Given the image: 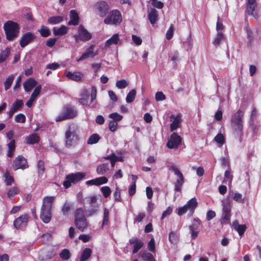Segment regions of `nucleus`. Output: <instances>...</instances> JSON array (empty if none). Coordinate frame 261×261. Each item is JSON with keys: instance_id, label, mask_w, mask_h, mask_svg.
I'll list each match as a JSON object with an SVG mask.
<instances>
[{"instance_id": "nucleus-15", "label": "nucleus", "mask_w": 261, "mask_h": 261, "mask_svg": "<svg viewBox=\"0 0 261 261\" xmlns=\"http://www.w3.org/2000/svg\"><path fill=\"white\" fill-rule=\"evenodd\" d=\"M12 166L14 171L18 169L23 170L28 168L29 165L27 159L22 155H19L14 159Z\"/></svg>"}, {"instance_id": "nucleus-62", "label": "nucleus", "mask_w": 261, "mask_h": 261, "mask_svg": "<svg viewBox=\"0 0 261 261\" xmlns=\"http://www.w3.org/2000/svg\"><path fill=\"white\" fill-rule=\"evenodd\" d=\"M173 32H174V26L172 24H171L169 27V29L168 30V31L166 32V37L167 40H170L173 35Z\"/></svg>"}, {"instance_id": "nucleus-40", "label": "nucleus", "mask_w": 261, "mask_h": 261, "mask_svg": "<svg viewBox=\"0 0 261 261\" xmlns=\"http://www.w3.org/2000/svg\"><path fill=\"white\" fill-rule=\"evenodd\" d=\"M38 32H39L40 36L44 38L48 37L51 34L49 29L43 25L41 27V28L38 30Z\"/></svg>"}, {"instance_id": "nucleus-55", "label": "nucleus", "mask_w": 261, "mask_h": 261, "mask_svg": "<svg viewBox=\"0 0 261 261\" xmlns=\"http://www.w3.org/2000/svg\"><path fill=\"white\" fill-rule=\"evenodd\" d=\"M23 101L22 100L17 99L13 103L12 107L16 111H17L20 109V108L23 106Z\"/></svg>"}, {"instance_id": "nucleus-45", "label": "nucleus", "mask_w": 261, "mask_h": 261, "mask_svg": "<svg viewBox=\"0 0 261 261\" xmlns=\"http://www.w3.org/2000/svg\"><path fill=\"white\" fill-rule=\"evenodd\" d=\"M10 52L9 47H7L5 50H3L0 54V63L4 62L8 57Z\"/></svg>"}, {"instance_id": "nucleus-39", "label": "nucleus", "mask_w": 261, "mask_h": 261, "mask_svg": "<svg viewBox=\"0 0 261 261\" xmlns=\"http://www.w3.org/2000/svg\"><path fill=\"white\" fill-rule=\"evenodd\" d=\"M100 139V137L97 134H93L91 135L87 140L88 144H94L98 142Z\"/></svg>"}, {"instance_id": "nucleus-30", "label": "nucleus", "mask_w": 261, "mask_h": 261, "mask_svg": "<svg viewBox=\"0 0 261 261\" xmlns=\"http://www.w3.org/2000/svg\"><path fill=\"white\" fill-rule=\"evenodd\" d=\"M66 75L70 80L76 82L80 81L82 77V74L80 72H71L68 71L66 73Z\"/></svg>"}, {"instance_id": "nucleus-22", "label": "nucleus", "mask_w": 261, "mask_h": 261, "mask_svg": "<svg viewBox=\"0 0 261 261\" xmlns=\"http://www.w3.org/2000/svg\"><path fill=\"white\" fill-rule=\"evenodd\" d=\"M40 140L39 136L36 133L27 136L24 140V142L29 145H34L39 142Z\"/></svg>"}, {"instance_id": "nucleus-28", "label": "nucleus", "mask_w": 261, "mask_h": 261, "mask_svg": "<svg viewBox=\"0 0 261 261\" xmlns=\"http://www.w3.org/2000/svg\"><path fill=\"white\" fill-rule=\"evenodd\" d=\"M148 12V17L150 22L151 24H154L158 20V11L154 8H151Z\"/></svg>"}, {"instance_id": "nucleus-6", "label": "nucleus", "mask_w": 261, "mask_h": 261, "mask_svg": "<svg viewBox=\"0 0 261 261\" xmlns=\"http://www.w3.org/2000/svg\"><path fill=\"white\" fill-rule=\"evenodd\" d=\"M197 205L198 203L196 198H192L183 206L178 207L177 209V215L180 216L189 211V215L192 216Z\"/></svg>"}, {"instance_id": "nucleus-17", "label": "nucleus", "mask_w": 261, "mask_h": 261, "mask_svg": "<svg viewBox=\"0 0 261 261\" xmlns=\"http://www.w3.org/2000/svg\"><path fill=\"white\" fill-rule=\"evenodd\" d=\"M29 221V215L24 214L15 219L13 222L14 227L17 229H22L25 228Z\"/></svg>"}, {"instance_id": "nucleus-18", "label": "nucleus", "mask_w": 261, "mask_h": 261, "mask_svg": "<svg viewBox=\"0 0 261 261\" xmlns=\"http://www.w3.org/2000/svg\"><path fill=\"white\" fill-rule=\"evenodd\" d=\"M35 35L31 32L23 34L20 40L19 45L22 48L25 47L30 43L34 41L35 39Z\"/></svg>"}, {"instance_id": "nucleus-49", "label": "nucleus", "mask_w": 261, "mask_h": 261, "mask_svg": "<svg viewBox=\"0 0 261 261\" xmlns=\"http://www.w3.org/2000/svg\"><path fill=\"white\" fill-rule=\"evenodd\" d=\"M14 76L13 75H9L4 82L5 89L6 90H8L12 85L14 80Z\"/></svg>"}, {"instance_id": "nucleus-52", "label": "nucleus", "mask_w": 261, "mask_h": 261, "mask_svg": "<svg viewBox=\"0 0 261 261\" xmlns=\"http://www.w3.org/2000/svg\"><path fill=\"white\" fill-rule=\"evenodd\" d=\"M100 191L105 198H108L111 194V190L108 186L102 187L100 188Z\"/></svg>"}, {"instance_id": "nucleus-9", "label": "nucleus", "mask_w": 261, "mask_h": 261, "mask_svg": "<svg viewBox=\"0 0 261 261\" xmlns=\"http://www.w3.org/2000/svg\"><path fill=\"white\" fill-rule=\"evenodd\" d=\"M197 205L198 203L196 198H192L183 206L178 207L177 209V215L180 216L189 211V215L192 216Z\"/></svg>"}, {"instance_id": "nucleus-58", "label": "nucleus", "mask_w": 261, "mask_h": 261, "mask_svg": "<svg viewBox=\"0 0 261 261\" xmlns=\"http://www.w3.org/2000/svg\"><path fill=\"white\" fill-rule=\"evenodd\" d=\"M109 117L113 119L112 121H114L115 122L120 121L123 118V116L117 113H113L109 115Z\"/></svg>"}, {"instance_id": "nucleus-60", "label": "nucleus", "mask_w": 261, "mask_h": 261, "mask_svg": "<svg viewBox=\"0 0 261 261\" xmlns=\"http://www.w3.org/2000/svg\"><path fill=\"white\" fill-rule=\"evenodd\" d=\"M214 140L217 143L222 145L225 142V137L223 134L219 133L214 138Z\"/></svg>"}, {"instance_id": "nucleus-53", "label": "nucleus", "mask_w": 261, "mask_h": 261, "mask_svg": "<svg viewBox=\"0 0 261 261\" xmlns=\"http://www.w3.org/2000/svg\"><path fill=\"white\" fill-rule=\"evenodd\" d=\"M223 38L224 35L223 33L221 32H218L217 36L213 41L214 45L216 46H218L220 43L221 41L223 39Z\"/></svg>"}, {"instance_id": "nucleus-12", "label": "nucleus", "mask_w": 261, "mask_h": 261, "mask_svg": "<svg viewBox=\"0 0 261 261\" xmlns=\"http://www.w3.org/2000/svg\"><path fill=\"white\" fill-rule=\"evenodd\" d=\"M92 34L82 25L80 24L77 28V34L73 36L75 41L87 42L92 38Z\"/></svg>"}, {"instance_id": "nucleus-25", "label": "nucleus", "mask_w": 261, "mask_h": 261, "mask_svg": "<svg viewBox=\"0 0 261 261\" xmlns=\"http://www.w3.org/2000/svg\"><path fill=\"white\" fill-rule=\"evenodd\" d=\"M79 128L77 124L72 123L68 126V129L65 133V136H78L77 133Z\"/></svg>"}, {"instance_id": "nucleus-20", "label": "nucleus", "mask_w": 261, "mask_h": 261, "mask_svg": "<svg viewBox=\"0 0 261 261\" xmlns=\"http://www.w3.org/2000/svg\"><path fill=\"white\" fill-rule=\"evenodd\" d=\"M95 6L98 11V14L99 16L103 17L108 13L109 7L106 2H98L95 4Z\"/></svg>"}, {"instance_id": "nucleus-33", "label": "nucleus", "mask_w": 261, "mask_h": 261, "mask_svg": "<svg viewBox=\"0 0 261 261\" xmlns=\"http://www.w3.org/2000/svg\"><path fill=\"white\" fill-rule=\"evenodd\" d=\"M92 249L89 248L84 249L81 254L79 261H86L91 256Z\"/></svg>"}, {"instance_id": "nucleus-27", "label": "nucleus", "mask_w": 261, "mask_h": 261, "mask_svg": "<svg viewBox=\"0 0 261 261\" xmlns=\"http://www.w3.org/2000/svg\"><path fill=\"white\" fill-rule=\"evenodd\" d=\"M37 84L36 81L33 78H29L23 84V88L26 92H30L35 87Z\"/></svg>"}, {"instance_id": "nucleus-1", "label": "nucleus", "mask_w": 261, "mask_h": 261, "mask_svg": "<svg viewBox=\"0 0 261 261\" xmlns=\"http://www.w3.org/2000/svg\"><path fill=\"white\" fill-rule=\"evenodd\" d=\"M54 196H45L42 200L40 218L45 223H49L51 219L53 204L55 200Z\"/></svg>"}, {"instance_id": "nucleus-7", "label": "nucleus", "mask_w": 261, "mask_h": 261, "mask_svg": "<svg viewBox=\"0 0 261 261\" xmlns=\"http://www.w3.org/2000/svg\"><path fill=\"white\" fill-rule=\"evenodd\" d=\"M197 205L198 203L196 198H192L183 206L178 207L177 209V215L180 216L189 211V215L192 216Z\"/></svg>"}, {"instance_id": "nucleus-43", "label": "nucleus", "mask_w": 261, "mask_h": 261, "mask_svg": "<svg viewBox=\"0 0 261 261\" xmlns=\"http://www.w3.org/2000/svg\"><path fill=\"white\" fill-rule=\"evenodd\" d=\"M234 224L235 223L234 222L233 225L234 229L238 231L240 236H243L246 230V225L245 224H238L237 226H235Z\"/></svg>"}, {"instance_id": "nucleus-63", "label": "nucleus", "mask_w": 261, "mask_h": 261, "mask_svg": "<svg viewBox=\"0 0 261 261\" xmlns=\"http://www.w3.org/2000/svg\"><path fill=\"white\" fill-rule=\"evenodd\" d=\"M96 186H100L108 182V179L106 176L99 177L95 178Z\"/></svg>"}, {"instance_id": "nucleus-2", "label": "nucleus", "mask_w": 261, "mask_h": 261, "mask_svg": "<svg viewBox=\"0 0 261 261\" xmlns=\"http://www.w3.org/2000/svg\"><path fill=\"white\" fill-rule=\"evenodd\" d=\"M244 112L239 110L231 116L230 122L235 135L240 139L243 136V123Z\"/></svg>"}, {"instance_id": "nucleus-16", "label": "nucleus", "mask_w": 261, "mask_h": 261, "mask_svg": "<svg viewBox=\"0 0 261 261\" xmlns=\"http://www.w3.org/2000/svg\"><path fill=\"white\" fill-rule=\"evenodd\" d=\"M181 138L176 133H173L167 143V146L170 149L177 148L181 143Z\"/></svg>"}, {"instance_id": "nucleus-4", "label": "nucleus", "mask_w": 261, "mask_h": 261, "mask_svg": "<svg viewBox=\"0 0 261 261\" xmlns=\"http://www.w3.org/2000/svg\"><path fill=\"white\" fill-rule=\"evenodd\" d=\"M77 114V111L74 107L68 104L64 106L61 113L57 116L56 120L57 122H59L72 119L76 117Z\"/></svg>"}, {"instance_id": "nucleus-31", "label": "nucleus", "mask_w": 261, "mask_h": 261, "mask_svg": "<svg viewBox=\"0 0 261 261\" xmlns=\"http://www.w3.org/2000/svg\"><path fill=\"white\" fill-rule=\"evenodd\" d=\"M78 136H65V145L67 147L69 148L73 146L75 142L79 140Z\"/></svg>"}, {"instance_id": "nucleus-38", "label": "nucleus", "mask_w": 261, "mask_h": 261, "mask_svg": "<svg viewBox=\"0 0 261 261\" xmlns=\"http://www.w3.org/2000/svg\"><path fill=\"white\" fill-rule=\"evenodd\" d=\"M63 20V18L62 16H52L48 18L47 22L49 24H56L61 22Z\"/></svg>"}, {"instance_id": "nucleus-13", "label": "nucleus", "mask_w": 261, "mask_h": 261, "mask_svg": "<svg viewBox=\"0 0 261 261\" xmlns=\"http://www.w3.org/2000/svg\"><path fill=\"white\" fill-rule=\"evenodd\" d=\"M122 20L121 14L118 10L111 11L105 19L104 22L107 24H118Z\"/></svg>"}, {"instance_id": "nucleus-21", "label": "nucleus", "mask_w": 261, "mask_h": 261, "mask_svg": "<svg viewBox=\"0 0 261 261\" xmlns=\"http://www.w3.org/2000/svg\"><path fill=\"white\" fill-rule=\"evenodd\" d=\"M129 243L130 244H134V248L133 250V253L135 254L143 246V242L139 240L137 237H133L129 240Z\"/></svg>"}, {"instance_id": "nucleus-35", "label": "nucleus", "mask_w": 261, "mask_h": 261, "mask_svg": "<svg viewBox=\"0 0 261 261\" xmlns=\"http://www.w3.org/2000/svg\"><path fill=\"white\" fill-rule=\"evenodd\" d=\"M8 150L7 152V156L9 158H12L14 155V153L16 148L15 141L13 140L10 141L7 144Z\"/></svg>"}, {"instance_id": "nucleus-24", "label": "nucleus", "mask_w": 261, "mask_h": 261, "mask_svg": "<svg viewBox=\"0 0 261 261\" xmlns=\"http://www.w3.org/2000/svg\"><path fill=\"white\" fill-rule=\"evenodd\" d=\"M70 20L68 22L69 25H76L79 22V16L78 13L74 10H72L69 13Z\"/></svg>"}, {"instance_id": "nucleus-8", "label": "nucleus", "mask_w": 261, "mask_h": 261, "mask_svg": "<svg viewBox=\"0 0 261 261\" xmlns=\"http://www.w3.org/2000/svg\"><path fill=\"white\" fill-rule=\"evenodd\" d=\"M197 205L198 203L196 198H192L183 206L178 207L177 209V215L180 216L189 211V215L192 216Z\"/></svg>"}, {"instance_id": "nucleus-64", "label": "nucleus", "mask_w": 261, "mask_h": 261, "mask_svg": "<svg viewBox=\"0 0 261 261\" xmlns=\"http://www.w3.org/2000/svg\"><path fill=\"white\" fill-rule=\"evenodd\" d=\"M86 199L87 200L88 204L93 205L97 202V197L96 195H92L87 197Z\"/></svg>"}, {"instance_id": "nucleus-34", "label": "nucleus", "mask_w": 261, "mask_h": 261, "mask_svg": "<svg viewBox=\"0 0 261 261\" xmlns=\"http://www.w3.org/2000/svg\"><path fill=\"white\" fill-rule=\"evenodd\" d=\"M119 41L118 34H114L105 43V46L109 47L112 44H117Z\"/></svg>"}, {"instance_id": "nucleus-19", "label": "nucleus", "mask_w": 261, "mask_h": 261, "mask_svg": "<svg viewBox=\"0 0 261 261\" xmlns=\"http://www.w3.org/2000/svg\"><path fill=\"white\" fill-rule=\"evenodd\" d=\"M95 45L93 44L91 45L88 47L85 53L82 54V55L76 60L77 62H80L85 60L88 58H94L95 56L98 54V51L94 52Z\"/></svg>"}, {"instance_id": "nucleus-11", "label": "nucleus", "mask_w": 261, "mask_h": 261, "mask_svg": "<svg viewBox=\"0 0 261 261\" xmlns=\"http://www.w3.org/2000/svg\"><path fill=\"white\" fill-rule=\"evenodd\" d=\"M167 167L170 171L174 172V174L178 177L174 184V191L176 192L180 191L184 181V177L182 173L179 171L177 166L173 164L169 165Z\"/></svg>"}, {"instance_id": "nucleus-10", "label": "nucleus", "mask_w": 261, "mask_h": 261, "mask_svg": "<svg viewBox=\"0 0 261 261\" xmlns=\"http://www.w3.org/2000/svg\"><path fill=\"white\" fill-rule=\"evenodd\" d=\"M85 173L78 172L72 173L66 176V180L63 182V185L65 189L71 187V184H76L82 180L85 176Z\"/></svg>"}, {"instance_id": "nucleus-5", "label": "nucleus", "mask_w": 261, "mask_h": 261, "mask_svg": "<svg viewBox=\"0 0 261 261\" xmlns=\"http://www.w3.org/2000/svg\"><path fill=\"white\" fill-rule=\"evenodd\" d=\"M197 205L198 203L196 198H192L183 206L178 207L177 209V215L180 216L189 211V215L192 216Z\"/></svg>"}, {"instance_id": "nucleus-42", "label": "nucleus", "mask_w": 261, "mask_h": 261, "mask_svg": "<svg viewBox=\"0 0 261 261\" xmlns=\"http://www.w3.org/2000/svg\"><path fill=\"white\" fill-rule=\"evenodd\" d=\"M136 95V91L135 89H132L127 94L126 97V101L127 103H131L135 99Z\"/></svg>"}, {"instance_id": "nucleus-26", "label": "nucleus", "mask_w": 261, "mask_h": 261, "mask_svg": "<svg viewBox=\"0 0 261 261\" xmlns=\"http://www.w3.org/2000/svg\"><path fill=\"white\" fill-rule=\"evenodd\" d=\"M74 224L76 228L81 231H84L88 227L86 218L74 220Z\"/></svg>"}, {"instance_id": "nucleus-50", "label": "nucleus", "mask_w": 261, "mask_h": 261, "mask_svg": "<svg viewBox=\"0 0 261 261\" xmlns=\"http://www.w3.org/2000/svg\"><path fill=\"white\" fill-rule=\"evenodd\" d=\"M128 82L124 80H120L117 81L116 86L119 89H124L128 86Z\"/></svg>"}, {"instance_id": "nucleus-46", "label": "nucleus", "mask_w": 261, "mask_h": 261, "mask_svg": "<svg viewBox=\"0 0 261 261\" xmlns=\"http://www.w3.org/2000/svg\"><path fill=\"white\" fill-rule=\"evenodd\" d=\"M109 210L107 208H105L103 211V218L101 225L102 228L105 225H108L109 223Z\"/></svg>"}, {"instance_id": "nucleus-44", "label": "nucleus", "mask_w": 261, "mask_h": 261, "mask_svg": "<svg viewBox=\"0 0 261 261\" xmlns=\"http://www.w3.org/2000/svg\"><path fill=\"white\" fill-rule=\"evenodd\" d=\"M72 207V205L71 203L67 202H65L62 208V212L63 214L65 216L68 215V213L70 211Z\"/></svg>"}, {"instance_id": "nucleus-14", "label": "nucleus", "mask_w": 261, "mask_h": 261, "mask_svg": "<svg viewBox=\"0 0 261 261\" xmlns=\"http://www.w3.org/2000/svg\"><path fill=\"white\" fill-rule=\"evenodd\" d=\"M223 205V216L221 221L222 223H228L230 222V219L231 215V205L230 201L228 199H225L222 201Z\"/></svg>"}, {"instance_id": "nucleus-54", "label": "nucleus", "mask_w": 261, "mask_h": 261, "mask_svg": "<svg viewBox=\"0 0 261 261\" xmlns=\"http://www.w3.org/2000/svg\"><path fill=\"white\" fill-rule=\"evenodd\" d=\"M18 192V188L16 187H13L10 188L7 193L8 197L11 199L14 197V196L17 194Z\"/></svg>"}, {"instance_id": "nucleus-61", "label": "nucleus", "mask_w": 261, "mask_h": 261, "mask_svg": "<svg viewBox=\"0 0 261 261\" xmlns=\"http://www.w3.org/2000/svg\"><path fill=\"white\" fill-rule=\"evenodd\" d=\"M15 121L17 123H24L26 121V117L23 114H18L15 116Z\"/></svg>"}, {"instance_id": "nucleus-41", "label": "nucleus", "mask_w": 261, "mask_h": 261, "mask_svg": "<svg viewBox=\"0 0 261 261\" xmlns=\"http://www.w3.org/2000/svg\"><path fill=\"white\" fill-rule=\"evenodd\" d=\"M86 218L85 216L84 210L82 207L76 209L74 212V220Z\"/></svg>"}, {"instance_id": "nucleus-59", "label": "nucleus", "mask_w": 261, "mask_h": 261, "mask_svg": "<svg viewBox=\"0 0 261 261\" xmlns=\"http://www.w3.org/2000/svg\"><path fill=\"white\" fill-rule=\"evenodd\" d=\"M200 225V221L199 220L194 219L193 223L190 225L189 229L190 230H199V227Z\"/></svg>"}, {"instance_id": "nucleus-47", "label": "nucleus", "mask_w": 261, "mask_h": 261, "mask_svg": "<svg viewBox=\"0 0 261 261\" xmlns=\"http://www.w3.org/2000/svg\"><path fill=\"white\" fill-rule=\"evenodd\" d=\"M63 260H68L71 256V253L68 249H64L59 254Z\"/></svg>"}, {"instance_id": "nucleus-57", "label": "nucleus", "mask_w": 261, "mask_h": 261, "mask_svg": "<svg viewBox=\"0 0 261 261\" xmlns=\"http://www.w3.org/2000/svg\"><path fill=\"white\" fill-rule=\"evenodd\" d=\"M41 89L40 85H38L35 88L33 93L31 94V98L35 100L37 97L39 95Z\"/></svg>"}, {"instance_id": "nucleus-56", "label": "nucleus", "mask_w": 261, "mask_h": 261, "mask_svg": "<svg viewBox=\"0 0 261 261\" xmlns=\"http://www.w3.org/2000/svg\"><path fill=\"white\" fill-rule=\"evenodd\" d=\"M141 257L146 261H155L153 255L149 252L144 253L141 254Z\"/></svg>"}, {"instance_id": "nucleus-37", "label": "nucleus", "mask_w": 261, "mask_h": 261, "mask_svg": "<svg viewBox=\"0 0 261 261\" xmlns=\"http://www.w3.org/2000/svg\"><path fill=\"white\" fill-rule=\"evenodd\" d=\"M5 182L7 186H11L14 181V178L10 175V171L8 170L4 174Z\"/></svg>"}, {"instance_id": "nucleus-3", "label": "nucleus", "mask_w": 261, "mask_h": 261, "mask_svg": "<svg viewBox=\"0 0 261 261\" xmlns=\"http://www.w3.org/2000/svg\"><path fill=\"white\" fill-rule=\"evenodd\" d=\"M3 29L6 39L12 41L18 37L20 33V26L17 22L12 20H8L4 24Z\"/></svg>"}, {"instance_id": "nucleus-36", "label": "nucleus", "mask_w": 261, "mask_h": 261, "mask_svg": "<svg viewBox=\"0 0 261 261\" xmlns=\"http://www.w3.org/2000/svg\"><path fill=\"white\" fill-rule=\"evenodd\" d=\"M109 169V164L108 163H103L97 166L96 172L98 174H105Z\"/></svg>"}, {"instance_id": "nucleus-51", "label": "nucleus", "mask_w": 261, "mask_h": 261, "mask_svg": "<svg viewBox=\"0 0 261 261\" xmlns=\"http://www.w3.org/2000/svg\"><path fill=\"white\" fill-rule=\"evenodd\" d=\"M232 199L235 201L242 204H243L245 202V198H243L242 195L239 193H235L232 197Z\"/></svg>"}, {"instance_id": "nucleus-23", "label": "nucleus", "mask_w": 261, "mask_h": 261, "mask_svg": "<svg viewBox=\"0 0 261 261\" xmlns=\"http://www.w3.org/2000/svg\"><path fill=\"white\" fill-rule=\"evenodd\" d=\"M257 7V4H246V13L250 16H252L254 18H257V13L256 10Z\"/></svg>"}, {"instance_id": "nucleus-29", "label": "nucleus", "mask_w": 261, "mask_h": 261, "mask_svg": "<svg viewBox=\"0 0 261 261\" xmlns=\"http://www.w3.org/2000/svg\"><path fill=\"white\" fill-rule=\"evenodd\" d=\"M170 118L174 119L173 122L170 124V130L171 132H173L179 127L180 121V115L179 114L175 116L174 115H171Z\"/></svg>"}, {"instance_id": "nucleus-48", "label": "nucleus", "mask_w": 261, "mask_h": 261, "mask_svg": "<svg viewBox=\"0 0 261 261\" xmlns=\"http://www.w3.org/2000/svg\"><path fill=\"white\" fill-rule=\"evenodd\" d=\"M37 168L38 174H42L45 171L44 161L41 160H39L37 164Z\"/></svg>"}, {"instance_id": "nucleus-32", "label": "nucleus", "mask_w": 261, "mask_h": 261, "mask_svg": "<svg viewBox=\"0 0 261 261\" xmlns=\"http://www.w3.org/2000/svg\"><path fill=\"white\" fill-rule=\"evenodd\" d=\"M53 31L55 35L62 36L67 33L68 29L65 25H62L59 28H54Z\"/></svg>"}]
</instances>
